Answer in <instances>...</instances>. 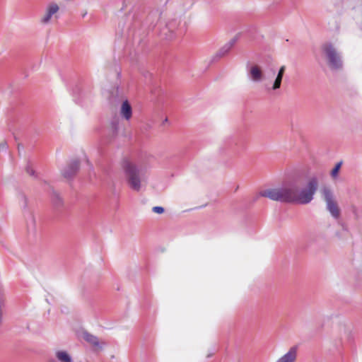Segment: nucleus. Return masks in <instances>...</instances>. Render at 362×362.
<instances>
[{"instance_id": "f257e3e1", "label": "nucleus", "mask_w": 362, "mask_h": 362, "mask_svg": "<svg viewBox=\"0 0 362 362\" xmlns=\"http://www.w3.org/2000/svg\"><path fill=\"white\" fill-rule=\"evenodd\" d=\"M317 187L318 179L313 176L309 179L305 188L300 189L298 185L291 183L285 187L262 190L259 195L284 203L308 204L313 199Z\"/></svg>"}, {"instance_id": "f03ea898", "label": "nucleus", "mask_w": 362, "mask_h": 362, "mask_svg": "<svg viewBox=\"0 0 362 362\" xmlns=\"http://www.w3.org/2000/svg\"><path fill=\"white\" fill-rule=\"evenodd\" d=\"M122 168L128 185L134 191L139 192L144 177V169L141 163L124 159Z\"/></svg>"}, {"instance_id": "7ed1b4c3", "label": "nucleus", "mask_w": 362, "mask_h": 362, "mask_svg": "<svg viewBox=\"0 0 362 362\" xmlns=\"http://www.w3.org/2000/svg\"><path fill=\"white\" fill-rule=\"evenodd\" d=\"M320 51L328 67L332 71H339L343 68V60L341 53L330 42H325L320 46Z\"/></svg>"}, {"instance_id": "20e7f679", "label": "nucleus", "mask_w": 362, "mask_h": 362, "mask_svg": "<svg viewBox=\"0 0 362 362\" xmlns=\"http://www.w3.org/2000/svg\"><path fill=\"white\" fill-rule=\"evenodd\" d=\"M320 192L323 199L326 202L327 211L334 218H339L340 216V209L335 200L332 190L329 187L325 186L321 189Z\"/></svg>"}, {"instance_id": "39448f33", "label": "nucleus", "mask_w": 362, "mask_h": 362, "mask_svg": "<svg viewBox=\"0 0 362 362\" xmlns=\"http://www.w3.org/2000/svg\"><path fill=\"white\" fill-rule=\"evenodd\" d=\"M19 200L24 210L27 230L29 233H35L37 231L36 220L33 211L28 207V198L24 194H21L19 195Z\"/></svg>"}, {"instance_id": "423d86ee", "label": "nucleus", "mask_w": 362, "mask_h": 362, "mask_svg": "<svg viewBox=\"0 0 362 362\" xmlns=\"http://www.w3.org/2000/svg\"><path fill=\"white\" fill-rule=\"evenodd\" d=\"M79 168L80 161L77 159L73 160L62 170V175L66 179H71L76 175Z\"/></svg>"}, {"instance_id": "0eeeda50", "label": "nucleus", "mask_w": 362, "mask_h": 362, "mask_svg": "<svg viewBox=\"0 0 362 362\" xmlns=\"http://www.w3.org/2000/svg\"><path fill=\"white\" fill-rule=\"evenodd\" d=\"M59 10V6L54 3H50L47 8L44 16L40 19V22L42 24H47L49 23L53 15L56 14Z\"/></svg>"}, {"instance_id": "6e6552de", "label": "nucleus", "mask_w": 362, "mask_h": 362, "mask_svg": "<svg viewBox=\"0 0 362 362\" xmlns=\"http://www.w3.org/2000/svg\"><path fill=\"white\" fill-rule=\"evenodd\" d=\"M298 356V347L293 346L289 349L288 352L279 358L276 362H296Z\"/></svg>"}, {"instance_id": "1a4fd4ad", "label": "nucleus", "mask_w": 362, "mask_h": 362, "mask_svg": "<svg viewBox=\"0 0 362 362\" xmlns=\"http://www.w3.org/2000/svg\"><path fill=\"white\" fill-rule=\"evenodd\" d=\"M248 74L253 81L259 82L262 80L263 72L258 65H252L248 69Z\"/></svg>"}, {"instance_id": "9d476101", "label": "nucleus", "mask_w": 362, "mask_h": 362, "mask_svg": "<svg viewBox=\"0 0 362 362\" xmlns=\"http://www.w3.org/2000/svg\"><path fill=\"white\" fill-rule=\"evenodd\" d=\"M238 36H235L233 39H231L228 43L223 45L216 54L214 57V59L216 58H221L226 54H227L230 49L234 46L238 40Z\"/></svg>"}, {"instance_id": "9b49d317", "label": "nucleus", "mask_w": 362, "mask_h": 362, "mask_svg": "<svg viewBox=\"0 0 362 362\" xmlns=\"http://www.w3.org/2000/svg\"><path fill=\"white\" fill-rule=\"evenodd\" d=\"M121 115L126 119H129L132 117V106L127 100H125L122 103V105L121 107Z\"/></svg>"}, {"instance_id": "f8f14e48", "label": "nucleus", "mask_w": 362, "mask_h": 362, "mask_svg": "<svg viewBox=\"0 0 362 362\" xmlns=\"http://www.w3.org/2000/svg\"><path fill=\"white\" fill-rule=\"evenodd\" d=\"M55 356L58 361L60 362H73L71 356L66 351H57Z\"/></svg>"}, {"instance_id": "ddd939ff", "label": "nucleus", "mask_w": 362, "mask_h": 362, "mask_svg": "<svg viewBox=\"0 0 362 362\" xmlns=\"http://www.w3.org/2000/svg\"><path fill=\"white\" fill-rule=\"evenodd\" d=\"M160 13L158 11H152L147 16L146 21L150 22V25L154 26L156 23L158 21Z\"/></svg>"}, {"instance_id": "4468645a", "label": "nucleus", "mask_w": 362, "mask_h": 362, "mask_svg": "<svg viewBox=\"0 0 362 362\" xmlns=\"http://www.w3.org/2000/svg\"><path fill=\"white\" fill-rule=\"evenodd\" d=\"M52 202L54 207H56L57 209L62 207V206L64 204L63 199H62V197L59 196V194L57 192H56L54 191L52 192Z\"/></svg>"}, {"instance_id": "2eb2a0df", "label": "nucleus", "mask_w": 362, "mask_h": 362, "mask_svg": "<svg viewBox=\"0 0 362 362\" xmlns=\"http://www.w3.org/2000/svg\"><path fill=\"white\" fill-rule=\"evenodd\" d=\"M84 339L90 343V344H92L93 346H100V342H99V339H98L97 337L91 334H89V333H84Z\"/></svg>"}, {"instance_id": "dca6fc26", "label": "nucleus", "mask_w": 362, "mask_h": 362, "mask_svg": "<svg viewBox=\"0 0 362 362\" xmlns=\"http://www.w3.org/2000/svg\"><path fill=\"white\" fill-rule=\"evenodd\" d=\"M119 118H114L110 124V128L112 136H116L119 129Z\"/></svg>"}, {"instance_id": "f3484780", "label": "nucleus", "mask_w": 362, "mask_h": 362, "mask_svg": "<svg viewBox=\"0 0 362 362\" xmlns=\"http://www.w3.org/2000/svg\"><path fill=\"white\" fill-rule=\"evenodd\" d=\"M342 165V161L338 162L334 168L331 170L330 175L332 179H336L338 177L339 170Z\"/></svg>"}, {"instance_id": "a211bd4d", "label": "nucleus", "mask_w": 362, "mask_h": 362, "mask_svg": "<svg viewBox=\"0 0 362 362\" xmlns=\"http://www.w3.org/2000/svg\"><path fill=\"white\" fill-rule=\"evenodd\" d=\"M283 76L280 75H277L274 82L273 83V86L272 87V89L274 90H276L281 88V82H282Z\"/></svg>"}, {"instance_id": "6ab92c4d", "label": "nucleus", "mask_w": 362, "mask_h": 362, "mask_svg": "<svg viewBox=\"0 0 362 362\" xmlns=\"http://www.w3.org/2000/svg\"><path fill=\"white\" fill-rule=\"evenodd\" d=\"M25 171L28 174H29L30 176L36 177L35 175V171L31 168V166L28 164L25 168Z\"/></svg>"}, {"instance_id": "aec40b11", "label": "nucleus", "mask_w": 362, "mask_h": 362, "mask_svg": "<svg viewBox=\"0 0 362 362\" xmlns=\"http://www.w3.org/2000/svg\"><path fill=\"white\" fill-rule=\"evenodd\" d=\"M152 211L156 214H163L165 210L162 206H154L152 208Z\"/></svg>"}, {"instance_id": "412c9836", "label": "nucleus", "mask_w": 362, "mask_h": 362, "mask_svg": "<svg viewBox=\"0 0 362 362\" xmlns=\"http://www.w3.org/2000/svg\"><path fill=\"white\" fill-rule=\"evenodd\" d=\"M8 149V144L6 141H4L0 144V151H6Z\"/></svg>"}, {"instance_id": "4be33fe9", "label": "nucleus", "mask_w": 362, "mask_h": 362, "mask_svg": "<svg viewBox=\"0 0 362 362\" xmlns=\"http://www.w3.org/2000/svg\"><path fill=\"white\" fill-rule=\"evenodd\" d=\"M285 71H286V66H281L280 67V69H279L277 75H280V76L284 77Z\"/></svg>"}, {"instance_id": "5701e85b", "label": "nucleus", "mask_w": 362, "mask_h": 362, "mask_svg": "<svg viewBox=\"0 0 362 362\" xmlns=\"http://www.w3.org/2000/svg\"><path fill=\"white\" fill-rule=\"evenodd\" d=\"M48 362H56L54 359H49Z\"/></svg>"}]
</instances>
